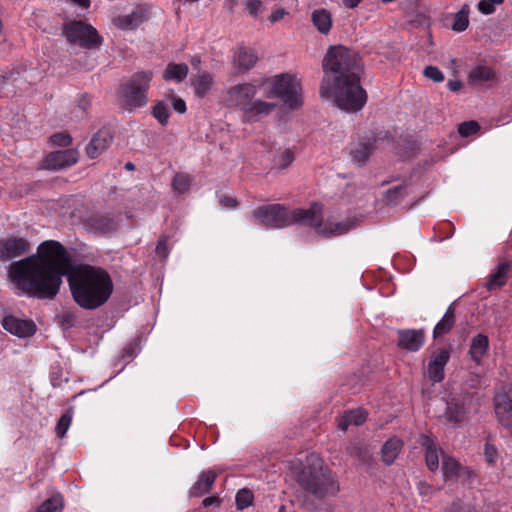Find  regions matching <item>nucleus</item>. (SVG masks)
I'll list each match as a JSON object with an SVG mask.
<instances>
[{
    "instance_id": "34",
    "label": "nucleus",
    "mask_w": 512,
    "mask_h": 512,
    "mask_svg": "<svg viewBox=\"0 0 512 512\" xmlns=\"http://www.w3.org/2000/svg\"><path fill=\"white\" fill-rule=\"evenodd\" d=\"M366 417V412L361 409L349 411L342 416L339 427L346 430L350 425L359 426L365 422Z\"/></svg>"
},
{
    "instance_id": "53",
    "label": "nucleus",
    "mask_w": 512,
    "mask_h": 512,
    "mask_svg": "<svg viewBox=\"0 0 512 512\" xmlns=\"http://www.w3.org/2000/svg\"><path fill=\"white\" fill-rule=\"evenodd\" d=\"M220 204L225 208L235 209L238 206V201L236 198L225 196L221 198Z\"/></svg>"
},
{
    "instance_id": "49",
    "label": "nucleus",
    "mask_w": 512,
    "mask_h": 512,
    "mask_svg": "<svg viewBox=\"0 0 512 512\" xmlns=\"http://www.w3.org/2000/svg\"><path fill=\"white\" fill-rule=\"evenodd\" d=\"M155 251H156L157 255H159L163 259H166L168 257L169 251H168L166 237H161L158 240Z\"/></svg>"
},
{
    "instance_id": "29",
    "label": "nucleus",
    "mask_w": 512,
    "mask_h": 512,
    "mask_svg": "<svg viewBox=\"0 0 512 512\" xmlns=\"http://www.w3.org/2000/svg\"><path fill=\"white\" fill-rule=\"evenodd\" d=\"M403 443L398 438L388 439L381 449L382 460L385 464L391 465L401 451Z\"/></svg>"
},
{
    "instance_id": "33",
    "label": "nucleus",
    "mask_w": 512,
    "mask_h": 512,
    "mask_svg": "<svg viewBox=\"0 0 512 512\" xmlns=\"http://www.w3.org/2000/svg\"><path fill=\"white\" fill-rule=\"evenodd\" d=\"M408 186L405 182L388 189L384 194V201L389 206H396L408 195Z\"/></svg>"
},
{
    "instance_id": "21",
    "label": "nucleus",
    "mask_w": 512,
    "mask_h": 512,
    "mask_svg": "<svg viewBox=\"0 0 512 512\" xmlns=\"http://www.w3.org/2000/svg\"><path fill=\"white\" fill-rule=\"evenodd\" d=\"M442 472L445 480L460 479L462 477L470 478L473 475L468 467L460 465L454 458L443 456Z\"/></svg>"
},
{
    "instance_id": "61",
    "label": "nucleus",
    "mask_w": 512,
    "mask_h": 512,
    "mask_svg": "<svg viewBox=\"0 0 512 512\" xmlns=\"http://www.w3.org/2000/svg\"><path fill=\"white\" fill-rule=\"evenodd\" d=\"M362 0H343V4L346 8L353 9L359 5Z\"/></svg>"
},
{
    "instance_id": "52",
    "label": "nucleus",
    "mask_w": 512,
    "mask_h": 512,
    "mask_svg": "<svg viewBox=\"0 0 512 512\" xmlns=\"http://www.w3.org/2000/svg\"><path fill=\"white\" fill-rule=\"evenodd\" d=\"M173 109L178 113H184L186 111V103L183 99L178 97L172 98Z\"/></svg>"
},
{
    "instance_id": "22",
    "label": "nucleus",
    "mask_w": 512,
    "mask_h": 512,
    "mask_svg": "<svg viewBox=\"0 0 512 512\" xmlns=\"http://www.w3.org/2000/svg\"><path fill=\"white\" fill-rule=\"evenodd\" d=\"M217 478V474L213 470H207L200 473L197 481L189 490L190 497H201L209 492Z\"/></svg>"
},
{
    "instance_id": "13",
    "label": "nucleus",
    "mask_w": 512,
    "mask_h": 512,
    "mask_svg": "<svg viewBox=\"0 0 512 512\" xmlns=\"http://www.w3.org/2000/svg\"><path fill=\"white\" fill-rule=\"evenodd\" d=\"M1 325L4 330L18 338H28L36 333L37 327L31 319H21L14 315H6Z\"/></svg>"
},
{
    "instance_id": "15",
    "label": "nucleus",
    "mask_w": 512,
    "mask_h": 512,
    "mask_svg": "<svg viewBox=\"0 0 512 512\" xmlns=\"http://www.w3.org/2000/svg\"><path fill=\"white\" fill-rule=\"evenodd\" d=\"M257 94V87L252 83H242L230 87L227 91L226 102L231 106H241V109Z\"/></svg>"
},
{
    "instance_id": "3",
    "label": "nucleus",
    "mask_w": 512,
    "mask_h": 512,
    "mask_svg": "<svg viewBox=\"0 0 512 512\" xmlns=\"http://www.w3.org/2000/svg\"><path fill=\"white\" fill-rule=\"evenodd\" d=\"M297 482L317 499L335 495L340 489L334 473L321 463L304 467L297 476Z\"/></svg>"
},
{
    "instance_id": "55",
    "label": "nucleus",
    "mask_w": 512,
    "mask_h": 512,
    "mask_svg": "<svg viewBox=\"0 0 512 512\" xmlns=\"http://www.w3.org/2000/svg\"><path fill=\"white\" fill-rule=\"evenodd\" d=\"M202 504L204 507H209V506H212V505H219L220 504V500L217 496H209V497H206L203 501H202Z\"/></svg>"
},
{
    "instance_id": "5",
    "label": "nucleus",
    "mask_w": 512,
    "mask_h": 512,
    "mask_svg": "<svg viewBox=\"0 0 512 512\" xmlns=\"http://www.w3.org/2000/svg\"><path fill=\"white\" fill-rule=\"evenodd\" d=\"M306 216L307 209L297 208L288 211L281 204L263 205L252 212V217L257 219L261 225L271 229L284 228L294 224L305 226Z\"/></svg>"
},
{
    "instance_id": "12",
    "label": "nucleus",
    "mask_w": 512,
    "mask_h": 512,
    "mask_svg": "<svg viewBox=\"0 0 512 512\" xmlns=\"http://www.w3.org/2000/svg\"><path fill=\"white\" fill-rule=\"evenodd\" d=\"M30 243L23 237H8L0 240V261L6 262L29 253Z\"/></svg>"
},
{
    "instance_id": "30",
    "label": "nucleus",
    "mask_w": 512,
    "mask_h": 512,
    "mask_svg": "<svg viewBox=\"0 0 512 512\" xmlns=\"http://www.w3.org/2000/svg\"><path fill=\"white\" fill-rule=\"evenodd\" d=\"M494 77L493 69L485 65H477L468 74L469 82L474 85L491 81Z\"/></svg>"
},
{
    "instance_id": "40",
    "label": "nucleus",
    "mask_w": 512,
    "mask_h": 512,
    "mask_svg": "<svg viewBox=\"0 0 512 512\" xmlns=\"http://www.w3.org/2000/svg\"><path fill=\"white\" fill-rule=\"evenodd\" d=\"M115 25L121 29H134L141 22L140 17L136 13L118 16Z\"/></svg>"
},
{
    "instance_id": "28",
    "label": "nucleus",
    "mask_w": 512,
    "mask_h": 512,
    "mask_svg": "<svg viewBox=\"0 0 512 512\" xmlns=\"http://www.w3.org/2000/svg\"><path fill=\"white\" fill-rule=\"evenodd\" d=\"M455 310L452 305L448 307L442 319L435 325L433 329V338L437 339L448 334L455 325Z\"/></svg>"
},
{
    "instance_id": "16",
    "label": "nucleus",
    "mask_w": 512,
    "mask_h": 512,
    "mask_svg": "<svg viewBox=\"0 0 512 512\" xmlns=\"http://www.w3.org/2000/svg\"><path fill=\"white\" fill-rule=\"evenodd\" d=\"M425 342L423 329H404L398 331V346L409 352H417Z\"/></svg>"
},
{
    "instance_id": "63",
    "label": "nucleus",
    "mask_w": 512,
    "mask_h": 512,
    "mask_svg": "<svg viewBox=\"0 0 512 512\" xmlns=\"http://www.w3.org/2000/svg\"><path fill=\"white\" fill-rule=\"evenodd\" d=\"M134 355V347L132 345H128L123 349V357H131Z\"/></svg>"
},
{
    "instance_id": "7",
    "label": "nucleus",
    "mask_w": 512,
    "mask_h": 512,
    "mask_svg": "<svg viewBox=\"0 0 512 512\" xmlns=\"http://www.w3.org/2000/svg\"><path fill=\"white\" fill-rule=\"evenodd\" d=\"M392 137L388 130H364L350 144L349 155L354 164L359 167L366 165L370 156L384 143L390 144Z\"/></svg>"
},
{
    "instance_id": "42",
    "label": "nucleus",
    "mask_w": 512,
    "mask_h": 512,
    "mask_svg": "<svg viewBox=\"0 0 512 512\" xmlns=\"http://www.w3.org/2000/svg\"><path fill=\"white\" fill-rule=\"evenodd\" d=\"M152 115L158 120L159 124L166 125L169 118V111L163 102L155 104L152 110Z\"/></svg>"
},
{
    "instance_id": "8",
    "label": "nucleus",
    "mask_w": 512,
    "mask_h": 512,
    "mask_svg": "<svg viewBox=\"0 0 512 512\" xmlns=\"http://www.w3.org/2000/svg\"><path fill=\"white\" fill-rule=\"evenodd\" d=\"M62 36L68 43L87 50L97 49L103 43V38L96 28L82 20L65 22L62 27Z\"/></svg>"
},
{
    "instance_id": "32",
    "label": "nucleus",
    "mask_w": 512,
    "mask_h": 512,
    "mask_svg": "<svg viewBox=\"0 0 512 512\" xmlns=\"http://www.w3.org/2000/svg\"><path fill=\"white\" fill-rule=\"evenodd\" d=\"M188 74V66L184 63H169L163 73L166 81L182 82Z\"/></svg>"
},
{
    "instance_id": "20",
    "label": "nucleus",
    "mask_w": 512,
    "mask_h": 512,
    "mask_svg": "<svg viewBox=\"0 0 512 512\" xmlns=\"http://www.w3.org/2000/svg\"><path fill=\"white\" fill-rule=\"evenodd\" d=\"M495 414L505 428H512V400L507 394H499L494 398Z\"/></svg>"
},
{
    "instance_id": "46",
    "label": "nucleus",
    "mask_w": 512,
    "mask_h": 512,
    "mask_svg": "<svg viewBox=\"0 0 512 512\" xmlns=\"http://www.w3.org/2000/svg\"><path fill=\"white\" fill-rule=\"evenodd\" d=\"M423 74L425 77L433 80L434 82H442L444 80L443 73L436 66H426L424 68Z\"/></svg>"
},
{
    "instance_id": "4",
    "label": "nucleus",
    "mask_w": 512,
    "mask_h": 512,
    "mask_svg": "<svg viewBox=\"0 0 512 512\" xmlns=\"http://www.w3.org/2000/svg\"><path fill=\"white\" fill-rule=\"evenodd\" d=\"M357 225L358 219L356 217H347L341 221L328 217L323 222V206L318 202H313L307 209L305 226L313 228L317 234L325 238L344 235L356 228Z\"/></svg>"
},
{
    "instance_id": "64",
    "label": "nucleus",
    "mask_w": 512,
    "mask_h": 512,
    "mask_svg": "<svg viewBox=\"0 0 512 512\" xmlns=\"http://www.w3.org/2000/svg\"><path fill=\"white\" fill-rule=\"evenodd\" d=\"M236 5H237V0H227V8L230 12L234 11V8Z\"/></svg>"
},
{
    "instance_id": "11",
    "label": "nucleus",
    "mask_w": 512,
    "mask_h": 512,
    "mask_svg": "<svg viewBox=\"0 0 512 512\" xmlns=\"http://www.w3.org/2000/svg\"><path fill=\"white\" fill-rule=\"evenodd\" d=\"M450 359L449 349H438L430 354L426 375L432 384L440 383L445 377V366Z\"/></svg>"
},
{
    "instance_id": "36",
    "label": "nucleus",
    "mask_w": 512,
    "mask_h": 512,
    "mask_svg": "<svg viewBox=\"0 0 512 512\" xmlns=\"http://www.w3.org/2000/svg\"><path fill=\"white\" fill-rule=\"evenodd\" d=\"M64 508V498L62 494L55 493L46 499L35 512H62Z\"/></svg>"
},
{
    "instance_id": "26",
    "label": "nucleus",
    "mask_w": 512,
    "mask_h": 512,
    "mask_svg": "<svg viewBox=\"0 0 512 512\" xmlns=\"http://www.w3.org/2000/svg\"><path fill=\"white\" fill-rule=\"evenodd\" d=\"M488 348V337L485 334L479 333L473 337L468 353L475 363L480 364L483 357L487 353Z\"/></svg>"
},
{
    "instance_id": "37",
    "label": "nucleus",
    "mask_w": 512,
    "mask_h": 512,
    "mask_svg": "<svg viewBox=\"0 0 512 512\" xmlns=\"http://www.w3.org/2000/svg\"><path fill=\"white\" fill-rule=\"evenodd\" d=\"M192 177L183 172H178L174 175L172 180V189L175 194L182 195L189 191L192 184Z\"/></svg>"
},
{
    "instance_id": "2",
    "label": "nucleus",
    "mask_w": 512,
    "mask_h": 512,
    "mask_svg": "<svg viewBox=\"0 0 512 512\" xmlns=\"http://www.w3.org/2000/svg\"><path fill=\"white\" fill-rule=\"evenodd\" d=\"M324 76L320 96L333 98L346 111L362 109L367 100L360 79L363 64L358 52L344 45L330 46L322 62Z\"/></svg>"
},
{
    "instance_id": "45",
    "label": "nucleus",
    "mask_w": 512,
    "mask_h": 512,
    "mask_svg": "<svg viewBox=\"0 0 512 512\" xmlns=\"http://www.w3.org/2000/svg\"><path fill=\"white\" fill-rule=\"evenodd\" d=\"M50 142L59 147H68L72 144V137L67 132H58L50 137Z\"/></svg>"
},
{
    "instance_id": "57",
    "label": "nucleus",
    "mask_w": 512,
    "mask_h": 512,
    "mask_svg": "<svg viewBox=\"0 0 512 512\" xmlns=\"http://www.w3.org/2000/svg\"><path fill=\"white\" fill-rule=\"evenodd\" d=\"M463 84L459 80H450L448 82V87L451 91L457 92L462 88Z\"/></svg>"
},
{
    "instance_id": "18",
    "label": "nucleus",
    "mask_w": 512,
    "mask_h": 512,
    "mask_svg": "<svg viewBox=\"0 0 512 512\" xmlns=\"http://www.w3.org/2000/svg\"><path fill=\"white\" fill-rule=\"evenodd\" d=\"M511 269L512 263L510 261H500L488 277V280L485 284L487 290L495 291L502 288L509 278Z\"/></svg>"
},
{
    "instance_id": "50",
    "label": "nucleus",
    "mask_w": 512,
    "mask_h": 512,
    "mask_svg": "<svg viewBox=\"0 0 512 512\" xmlns=\"http://www.w3.org/2000/svg\"><path fill=\"white\" fill-rule=\"evenodd\" d=\"M484 455L487 462L494 463L497 457V449L487 443L485 445Z\"/></svg>"
},
{
    "instance_id": "23",
    "label": "nucleus",
    "mask_w": 512,
    "mask_h": 512,
    "mask_svg": "<svg viewBox=\"0 0 512 512\" xmlns=\"http://www.w3.org/2000/svg\"><path fill=\"white\" fill-rule=\"evenodd\" d=\"M89 228L97 234L105 235L117 228L114 218L106 215H93L88 219Z\"/></svg>"
},
{
    "instance_id": "41",
    "label": "nucleus",
    "mask_w": 512,
    "mask_h": 512,
    "mask_svg": "<svg viewBox=\"0 0 512 512\" xmlns=\"http://www.w3.org/2000/svg\"><path fill=\"white\" fill-rule=\"evenodd\" d=\"M253 493L247 489H240L235 497V503L238 510H244L252 505L253 503Z\"/></svg>"
},
{
    "instance_id": "56",
    "label": "nucleus",
    "mask_w": 512,
    "mask_h": 512,
    "mask_svg": "<svg viewBox=\"0 0 512 512\" xmlns=\"http://www.w3.org/2000/svg\"><path fill=\"white\" fill-rule=\"evenodd\" d=\"M456 128L464 129V128H481V127L479 126L478 122H476L474 120H470V121H464L462 123H459Z\"/></svg>"
},
{
    "instance_id": "47",
    "label": "nucleus",
    "mask_w": 512,
    "mask_h": 512,
    "mask_svg": "<svg viewBox=\"0 0 512 512\" xmlns=\"http://www.w3.org/2000/svg\"><path fill=\"white\" fill-rule=\"evenodd\" d=\"M262 0H245V8L252 17H257L262 11Z\"/></svg>"
},
{
    "instance_id": "51",
    "label": "nucleus",
    "mask_w": 512,
    "mask_h": 512,
    "mask_svg": "<svg viewBox=\"0 0 512 512\" xmlns=\"http://www.w3.org/2000/svg\"><path fill=\"white\" fill-rule=\"evenodd\" d=\"M479 130H457V132H451L450 135H449V138L452 140V139H457V138H467L469 137L470 135L474 134V133H477Z\"/></svg>"
},
{
    "instance_id": "58",
    "label": "nucleus",
    "mask_w": 512,
    "mask_h": 512,
    "mask_svg": "<svg viewBox=\"0 0 512 512\" xmlns=\"http://www.w3.org/2000/svg\"><path fill=\"white\" fill-rule=\"evenodd\" d=\"M89 103V99L86 96H82V98L79 100L78 107L79 109H81L82 112H85L87 110Z\"/></svg>"
},
{
    "instance_id": "62",
    "label": "nucleus",
    "mask_w": 512,
    "mask_h": 512,
    "mask_svg": "<svg viewBox=\"0 0 512 512\" xmlns=\"http://www.w3.org/2000/svg\"><path fill=\"white\" fill-rule=\"evenodd\" d=\"M431 486L428 485L427 483H424V482H420L418 484V490L421 494H428V492L431 490Z\"/></svg>"
},
{
    "instance_id": "38",
    "label": "nucleus",
    "mask_w": 512,
    "mask_h": 512,
    "mask_svg": "<svg viewBox=\"0 0 512 512\" xmlns=\"http://www.w3.org/2000/svg\"><path fill=\"white\" fill-rule=\"evenodd\" d=\"M295 160V153L292 149H285L279 152L273 160V167L277 170H284Z\"/></svg>"
},
{
    "instance_id": "60",
    "label": "nucleus",
    "mask_w": 512,
    "mask_h": 512,
    "mask_svg": "<svg viewBox=\"0 0 512 512\" xmlns=\"http://www.w3.org/2000/svg\"><path fill=\"white\" fill-rule=\"evenodd\" d=\"M446 512H465V510L460 503L454 502Z\"/></svg>"
},
{
    "instance_id": "14",
    "label": "nucleus",
    "mask_w": 512,
    "mask_h": 512,
    "mask_svg": "<svg viewBox=\"0 0 512 512\" xmlns=\"http://www.w3.org/2000/svg\"><path fill=\"white\" fill-rule=\"evenodd\" d=\"M277 108V104L263 100H253L243 108V117L246 122L252 124L264 120Z\"/></svg>"
},
{
    "instance_id": "6",
    "label": "nucleus",
    "mask_w": 512,
    "mask_h": 512,
    "mask_svg": "<svg viewBox=\"0 0 512 512\" xmlns=\"http://www.w3.org/2000/svg\"><path fill=\"white\" fill-rule=\"evenodd\" d=\"M152 72L141 71L133 74L118 90V100L122 108L132 112L144 107L148 102V90Z\"/></svg>"
},
{
    "instance_id": "54",
    "label": "nucleus",
    "mask_w": 512,
    "mask_h": 512,
    "mask_svg": "<svg viewBox=\"0 0 512 512\" xmlns=\"http://www.w3.org/2000/svg\"><path fill=\"white\" fill-rule=\"evenodd\" d=\"M287 14L286 10L283 9V8H280V9H277L275 11L272 12L271 16H270V21L272 23H275L277 21H280L281 19H283V17Z\"/></svg>"
},
{
    "instance_id": "24",
    "label": "nucleus",
    "mask_w": 512,
    "mask_h": 512,
    "mask_svg": "<svg viewBox=\"0 0 512 512\" xmlns=\"http://www.w3.org/2000/svg\"><path fill=\"white\" fill-rule=\"evenodd\" d=\"M420 445L425 450V462L430 471H435L439 467L438 449L433 440L422 434L420 436Z\"/></svg>"
},
{
    "instance_id": "48",
    "label": "nucleus",
    "mask_w": 512,
    "mask_h": 512,
    "mask_svg": "<svg viewBox=\"0 0 512 512\" xmlns=\"http://www.w3.org/2000/svg\"><path fill=\"white\" fill-rule=\"evenodd\" d=\"M394 148L399 151L403 150V152L406 154L414 151V143L408 140L406 137L403 138L401 136L399 141L395 143Z\"/></svg>"
},
{
    "instance_id": "10",
    "label": "nucleus",
    "mask_w": 512,
    "mask_h": 512,
    "mask_svg": "<svg viewBox=\"0 0 512 512\" xmlns=\"http://www.w3.org/2000/svg\"><path fill=\"white\" fill-rule=\"evenodd\" d=\"M79 158L80 153L77 148L53 151L44 158L43 167L47 170L58 171L75 165Z\"/></svg>"
},
{
    "instance_id": "44",
    "label": "nucleus",
    "mask_w": 512,
    "mask_h": 512,
    "mask_svg": "<svg viewBox=\"0 0 512 512\" xmlns=\"http://www.w3.org/2000/svg\"><path fill=\"white\" fill-rule=\"evenodd\" d=\"M76 315L72 312H63L57 315V320L62 329L68 330L76 323Z\"/></svg>"
},
{
    "instance_id": "27",
    "label": "nucleus",
    "mask_w": 512,
    "mask_h": 512,
    "mask_svg": "<svg viewBox=\"0 0 512 512\" xmlns=\"http://www.w3.org/2000/svg\"><path fill=\"white\" fill-rule=\"evenodd\" d=\"M258 57L251 48L241 47L235 54L234 63L238 70L246 72L256 64Z\"/></svg>"
},
{
    "instance_id": "39",
    "label": "nucleus",
    "mask_w": 512,
    "mask_h": 512,
    "mask_svg": "<svg viewBox=\"0 0 512 512\" xmlns=\"http://www.w3.org/2000/svg\"><path fill=\"white\" fill-rule=\"evenodd\" d=\"M74 410L72 407H69L60 417V419L57 422L55 432L59 438H63L72 422Z\"/></svg>"
},
{
    "instance_id": "59",
    "label": "nucleus",
    "mask_w": 512,
    "mask_h": 512,
    "mask_svg": "<svg viewBox=\"0 0 512 512\" xmlns=\"http://www.w3.org/2000/svg\"><path fill=\"white\" fill-rule=\"evenodd\" d=\"M190 64L193 69L199 70L201 64V58L198 55L192 56L190 59Z\"/></svg>"
},
{
    "instance_id": "17",
    "label": "nucleus",
    "mask_w": 512,
    "mask_h": 512,
    "mask_svg": "<svg viewBox=\"0 0 512 512\" xmlns=\"http://www.w3.org/2000/svg\"><path fill=\"white\" fill-rule=\"evenodd\" d=\"M467 403L464 399L452 398L447 402V408L443 415L445 421L453 427L460 425L467 414Z\"/></svg>"
},
{
    "instance_id": "9",
    "label": "nucleus",
    "mask_w": 512,
    "mask_h": 512,
    "mask_svg": "<svg viewBox=\"0 0 512 512\" xmlns=\"http://www.w3.org/2000/svg\"><path fill=\"white\" fill-rule=\"evenodd\" d=\"M271 94L280 98L290 109H297L302 106L300 85L295 78L289 74H281L275 77Z\"/></svg>"
},
{
    "instance_id": "19",
    "label": "nucleus",
    "mask_w": 512,
    "mask_h": 512,
    "mask_svg": "<svg viewBox=\"0 0 512 512\" xmlns=\"http://www.w3.org/2000/svg\"><path fill=\"white\" fill-rule=\"evenodd\" d=\"M112 135L109 130H98L86 146V154L90 159L101 155L111 144Z\"/></svg>"
},
{
    "instance_id": "25",
    "label": "nucleus",
    "mask_w": 512,
    "mask_h": 512,
    "mask_svg": "<svg viewBox=\"0 0 512 512\" xmlns=\"http://www.w3.org/2000/svg\"><path fill=\"white\" fill-rule=\"evenodd\" d=\"M311 22L317 31L323 35L329 34L333 26L332 15L324 8L315 9L311 13Z\"/></svg>"
},
{
    "instance_id": "43",
    "label": "nucleus",
    "mask_w": 512,
    "mask_h": 512,
    "mask_svg": "<svg viewBox=\"0 0 512 512\" xmlns=\"http://www.w3.org/2000/svg\"><path fill=\"white\" fill-rule=\"evenodd\" d=\"M504 0H480L477 9L484 15H490L495 12V5H500Z\"/></svg>"
},
{
    "instance_id": "35",
    "label": "nucleus",
    "mask_w": 512,
    "mask_h": 512,
    "mask_svg": "<svg viewBox=\"0 0 512 512\" xmlns=\"http://www.w3.org/2000/svg\"><path fill=\"white\" fill-rule=\"evenodd\" d=\"M469 13L470 7L468 4H464L461 9L454 14L453 23L451 29L454 32L460 33L465 31L469 26Z\"/></svg>"
},
{
    "instance_id": "1",
    "label": "nucleus",
    "mask_w": 512,
    "mask_h": 512,
    "mask_svg": "<svg viewBox=\"0 0 512 512\" xmlns=\"http://www.w3.org/2000/svg\"><path fill=\"white\" fill-rule=\"evenodd\" d=\"M66 274L73 300L83 309L99 308L113 292L106 270L88 264L74 267L67 249L56 240L43 241L36 254L12 262L8 269L16 288L38 299H54Z\"/></svg>"
},
{
    "instance_id": "31",
    "label": "nucleus",
    "mask_w": 512,
    "mask_h": 512,
    "mask_svg": "<svg viewBox=\"0 0 512 512\" xmlns=\"http://www.w3.org/2000/svg\"><path fill=\"white\" fill-rule=\"evenodd\" d=\"M195 94L199 98H203L210 91L213 84V77L208 72H202L192 79Z\"/></svg>"
}]
</instances>
